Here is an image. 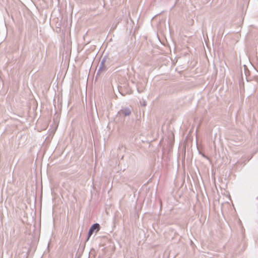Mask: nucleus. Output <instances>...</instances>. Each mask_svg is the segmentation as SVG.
Here are the masks:
<instances>
[{"label":"nucleus","mask_w":258,"mask_h":258,"mask_svg":"<svg viewBox=\"0 0 258 258\" xmlns=\"http://www.w3.org/2000/svg\"><path fill=\"white\" fill-rule=\"evenodd\" d=\"M131 112L129 110H121L120 111V113H122L125 115H128L130 114Z\"/></svg>","instance_id":"nucleus-2"},{"label":"nucleus","mask_w":258,"mask_h":258,"mask_svg":"<svg viewBox=\"0 0 258 258\" xmlns=\"http://www.w3.org/2000/svg\"><path fill=\"white\" fill-rule=\"evenodd\" d=\"M100 229V226L98 224H93L90 228L89 233H88V239L93 234V232L95 230H96L97 231H98Z\"/></svg>","instance_id":"nucleus-1"}]
</instances>
